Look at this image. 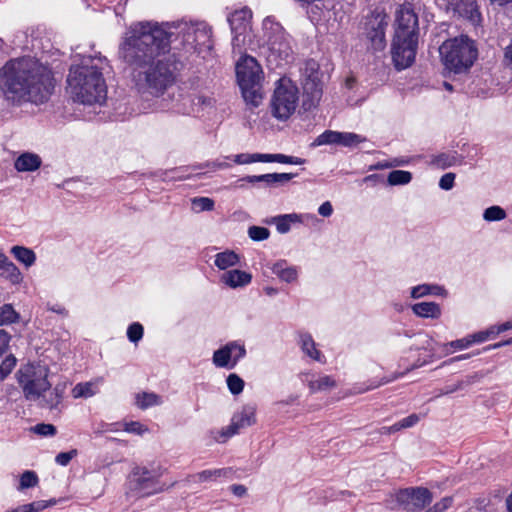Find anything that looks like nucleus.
Here are the masks:
<instances>
[{"label":"nucleus","instance_id":"1","mask_svg":"<svg viewBox=\"0 0 512 512\" xmlns=\"http://www.w3.org/2000/svg\"><path fill=\"white\" fill-rule=\"evenodd\" d=\"M168 24L143 21L132 24L119 47V56L135 71V86L142 95L160 97L175 83L173 61L168 56L172 33Z\"/></svg>","mask_w":512,"mask_h":512},{"label":"nucleus","instance_id":"2","mask_svg":"<svg viewBox=\"0 0 512 512\" xmlns=\"http://www.w3.org/2000/svg\"><path fill=\"white\" fill-rule=\"evenodd\" d=\"M0 88L6 99L14 103H44L52 94L53 76L33 58L12 59L0 69Z\"/></svg>","mask_w":512,"mask_h":512},{"label":"nucleus","instance_id":"3","mask_svg":"<svg viewBox=\"0 0 512 512\" xmlns=\"http://www.w3.org/2000/svg\"><path fill=\"white\" fill-rule=\"evenodd\" d=\"M107 59L101 56H82L79 64L70 67L67 91L73 101L83 105L103 104L107 86L103 70Z\"/></svg>","mask_w":512,"mask_h":512},{"label":"nucleus","instance_id":"4","mask_svg":"<svg viewBox=\"0 0 512 512\" xmlns=\"http://www.w3.org/2000/svg\"><path fill=\"white\" fill-rule=\"evenodd\" d=\"M439 53L444 66L454 73L467 71L478 56L475 42L464 35L445 41Z\"/></svg>","mask_w":512,"mask_h":512},{"label":"nucleus","instance_id":"5","mask_svg":"<svg viewBox=\"0 0 512 512\" xmlns=\"http://www.w3.org/2000/svg\"><path fill=\"white\" fill-rule=\"evenodd\" d=\"M48 376L49 367L41 362L27 363L18 370V383L27 400L36 401L40 399L42 393L49 390L51 383Z\"/></svg>","mask_w":512,"mask_h":512},{"label":"nucleus","instance_id":"6","mask_svg":"<svg viewBox=\"0 0 512 512\" xmlns=\"http://www.w3.org/2000/svg\"><path fill=\"white\" fill-rule=\"evenodd\" d=\"M263 27L269 51L267 61L276 66L287 64L292 58V48L283 27L270 18L264 20Z\"/></svg>","mask_w":512,"mask_h":512},{"label":"nucleus","instance_id":"7","mask_svg":"<svg viewBox=\"0 0 512 512\" xmlns=\"http://www.w3.org/2000/svg\"><path fill=\"white\" fill-rule=\"evenodd\" d=\"M298 102V87L290 79H279L271 99L273 116L279 120H287L295 112Z\"/></svg>","mask_w":512,"mask_h":512},{"label":"nucleus","instance_id":"8","mask_svg":"<svg viewBox=\"0 0 512 512\" xmlns=\"http://www.w3.org/2000/svg\"><path fill=\"white\" fill-rule=\"evenodd\" d=\"M129 485L132 491L137 492L142 497L154 495L164 490V487L160 485L159 475L144 466L133 468L129 476Z\"/></svg>","mask_w":512,"mask_h":512},{"label":"nucleus","instance_id":"9","mask_svg":"<svg viewBox=\"0 0 512 512\" xmlns=\"http://www.w3.org/2000/svg\"><path fill=\"white\" fill-rule=\"evenodd\" d=\"M180 30L183 32L184 42L199 53L212 49V29L206 22H191Z\"/></svg>","mask_w":512,"mask_h":512},{"label":"nucleus","instance_id":"10","mask_svg":"<svg viewBox=\"0 0 512 512\" xmlns=\"http://www.w3.org/2000/svg\"><path fill=\"white\" fill-rule=\"evenodd\" d=\"M417 47V38L394 36L391 54L397 70L406 69L413 64L416 57Z\"/></svg>","mask_w":512,"mask_h":512},{"label":"nucleus","instance_id":"11","mask_svg":"<svg viewBox=\"0 0 512 512\" xmlns=\"http://www.w3.org/2000/svg\"><path fill=\"white\" fill-rule=\"evenodd\" d=\"M255 413V407H243L241 412L233 415L231 423L227 427L211 432L213 439L216 442L224 443L227 439L236 435L241 428L253 425L256 422Z\"/></svg>","mask_w":512,"mask_h":512},{"label":"nucleus","instance_id":"12","mask_svg":"<svg viewBox=\"0 0 512 512\" xmlns=\"http://www.w3.org/2000/svg\"><path fill=\"white\" fill-rule=\"evenodd\" d=\"M432 493L424 487H410L396 493V501L404 510L419 511L431 503Z\"/></svg>","mask_w":512,"mask_h":512},{"label":"nucleus","instance_id":"13","mask_svg":"<svg viewBox=\"0 0 512 512\" xmlns=\"http://www.w3.org/2000/svg\"><path fill=\"white\" fill-rule=\"evenodd\" d=\"M246 356V348L241 341H230L213 353V364L218 368L233 369Z\"/></svg>","mask_w":512,"mask_h":512},{"label":"nucleus","instance_id":"14","mask_svg":"<svg viewBox=\"0 0 512 512\" xmlns=\"http://www.w3.org/2000/svg\"><path fill=\"white\" fill-rule=\"evenodd\" d=\"M394 36L418 39V16L410 4H404L397 10Z\"/></svg>","mask_w":512,"mask_h":512},{"label":"nucleus","instance_id":"15","mask_svg":"<svg viewBox=\"0 0 512 512\" xmlns=\"http://www.w3.org/2000/svg\"><path fill=\"white\" fill-rule=\"evenodd\" d=\"M366 141V138L353 132H339L325 130L318 135L312 143L313 147L323 145H339L343 147H355Z\"/></svg>","mask_w":512,"mask_h":512},{"label":"nucleus","instance_id":"16","mask_svg":"<svg viewBox=\"0 0 512 512\" xmlns=\"http://www.w3.org/2000/svg\"><path fill=\"white\" fill-rule=\"evenodd\" d=\"M261 66L255 58L245 56L236 65V76L239 86L258 85L262 78Z\"/></svg>","mask_w":512,"mask_h":512},{"label":"nucleus","instance_id":"17","mask_svg":"<svg viewBox=\"0 0 512 512\" xmlns=\"http://www.w3.org/2000/svg\"><path fill=\"white\" fill-rule=\"evenodd\" d=\"M304 100L303 107L305 110L315 108L322 97V82L315 75L313 78H305L303 82Z\"/></svg>","mask_w":512,"mask_h":512},{"label":"nucleus","instance_id":"18","mask_svg":"<svg viewBox=\"0 0 512 512\" xmlns=\"http://www.w3.org/2000/svg\"><path fill=\"white\" fill-rule=\"evenodd\" d=\"M252 13L248 8H242L233 12L228 18L230 28L234 34L233 41H239L240 36L246 33L250 27Z\"/></svg>","mask_w":512,"mask_h":512},{"label":"nucleus","instance_id":"19","mask_svg":"<svg viewBox=\"0 0 512 512\" xmlns=\"http://www.w3.org/2000/svg\"><path fill=\"white\" fill-rule=\"evenodd\" d=\"M450 12L454 16L469 20L474 25L481 21V14L475 0H455Z\"/></svg>","mask_w":512,"mask_h":512},{"label":"nucleus","instance_id":"20","mask_svg":"<svg viewBox=\"0 0 512 512\" xmlns=\"http://www.w3.org/2000/svg\"><path fill=\"white\" fill-rule=\"evenodd\" d=\"M294 176L292 173H268L263 175H247L240 180L251 184L262 182L266 186H277L289 182Z\"/></svg>","mask_w":512,"mask_h":512},{"label":"nucleus","instance_id":"21","mask_svg":"<svg viewBox=\"0 0 512 512\" xmlns=\"http://www.w3.org/2000/svg\"><path fill=\"white\" fill-rule=\"evenodd\" d=\"M66 386L64 384H57L53 389L51 387L46 392L42 393L39 401V406L50 410L59 409L63 401Z\"/></svg>","mask_w":512,"mask_h":512},{"label":"nucleus","instance_id":"22","mask_svg":"<svg viewBox=\"0 0 512 512\" xmlns=\"http://www.w3.org/2000/svg\"><path fill=\"white\" fill-rule=\"evenodd\" d=\"M232 475V468L209 469L188 475L186 481L193 483L212 482L219 478H231Z\"/></svg>","mask_w":512,"mask_h":512},{"label":"nucleus","instance_id":"23","mask_svg":"<svg viewBox=\"0 0 512 512\" xmlns=\"http://www.w3.org/2000/svg\"><path fill=\"white\" fill-rule=\"evenodd\" d=\"M220 280L228 287L235 289L250 284L252 275L242 270L232 269L223 273Z\"/></svg>","mask_w":512,"mask_h":512},{"label":"nucleus","instance_id":"24","mask_svg":"<svg viewBox=\"0 0 512 512\" xmlns=\"http://www.w3.org/2000/svg\"><path fill=\"white\" fill-rule=\"evenodd\" d=\"M41 164L42 160L39 155L25 152L17 157L14 167L18 172H32L37 170Z\"/></svg>","mask_w":512,"mask_h":512},{"label":"nucleus","instance_id":"25","mask_svg":"<svg viewBox=\"0 0 512 512\" xmlns=\"http://www.w3.org/2000/svg\"><path fill=\"white\" fill-rule=\"evenodd\" d=\"M0 276L8 279L12 284L20 283L23 278L16 265L2 252H0Z\"/></svg>","mask_w":512,"mask_h":512},{"label":"nucleus","instance_id":"26","mask_svg":"<svg viewBox=\"0 0 512 512\" xmlns=\"http://www.w3.org/2000/svg\"><path fill=\"white\" fill-rule=\"evenodd\" d=\"M272 272L286 283L296 282L299 270L295 266H289L285 260H280L272 266Z\"/></svg>","mask_w":512,"mask_h":512},{"label":"nucleus","instance_id":"27","mask_svg":"<svg viewBox=\"0 0 512 512\" xmlns=\"http://www.w3.org/2000/svg\"><path fill=\"white\" fill-rule=\"evenodd\" d=\"M299 345L303 353L311 359L318 362L325 361L324 355L316 348V343L309 333L299 334Z\"/></svg>","mask_w":512,"mask_h":512},{"label":"nucleus","instance_id":"28","mask_svg":"<svg viewBox=\"0 0 512 512\" xmlns=\"http://www.w3.org/2000/svg\"><path fill=\"white\" fill-rule=\"evenodd\" d=\"M103 382V378H97L93 381L81 382L72 389V396L77 398H89L98 392V386Z\"/></svg>","mask_w":512,"mask_h":512},{"label":"nucleus","instance_id":"29","mask_svg":"<svg viewBox=\"0 0 512 512\" xmlns=\"http://www.w3.org/2000/svg\"><path fill=\"white\" fill-rule=\"evenodd\" d=\"M415 315L422 318L438 319L441 316V308L435 302H419L412 306Z\"/></svg>","mask_w":512,"mask_h":512},{"label":"nucleus","instance_id":"30","mask_svg":"<svg viewBox=\"0 0 512 512\" xmlns=\"http://www.w3.org/2000/svg\"><path fill=\"white\" fill-rule=\"evenodd\" d=\"M387 26L386 23H383V21H379L377 23V26H372L371 29L368 31V39L371 42V47L375 51H381L386 46V40H385V27Z\"/></svg>","mask_w":512,"mask_h":512},{"label":"nucleus","instance_id":"31","mask_svg":"<svg viewBox=\"0 0 512 512\" xmlns=\"http://www.w3.org/2000/svg\"><path fill=\"white\" fill-rule=\"evenodd\" d=\"M240 261L238 254L234 251H224L215 255L214 264L220 270H226L230 267L236 266Z\"/></svg>","mask_w":512,"mask_h":512},{"label":"nucleus","instance_id":"32","mask_svg":"<svg viewBox=\"0 0 512 512\" xmlns=\"http://www.w3.org/2000/svg\"><path fill=\"white\" fill-rule=\"evenodd\" d=\"M458 161L459 157L456 152H446L434 155L430 161V164L438 169H446L456 165Z\"/></svg>","mask_w":512,"mask_h":512},{"label":"nucleus","instance_id":"33","mask_svg":"<svg viewBox=\"0 0 512 512\" xmlns=\"http://www.w3.org/2000/svg\"><path fill=\"white\" fill-rule=\"evenodd\" d=\"M300 221V216L296 213L278 215L272 218V223L276 225L277 231L281 234L289 232L291 224Z\"/></svg>","mask_w":512,"mask_h":512},{"label":"nucleus","instance_id":"34","mask_svg":"<svg viewBox=\"0 0 512 512\" xmlns=\"http://www.w3.org/2000/svg\"><path fill=\"white\" fill-rule=\"evenodd\" d=\"M135 404L138 408L145 410L147 408L162 404L161 397L153 392H142L135 396Z\"/></svg>","mask_w":512,"mask_h":512},{"label":"nucleus","instance_id":"35","mask_svg":"<svg viewBox=\"0 0 512 512\" xmlns=\"http://www.w3.org/2000/svg\"><path fill=\"white\" fill-rule=\"evenodd\" d=\"M260 88L261 84L240 86L242 96L247 104H251L254 107H257L260 104L262 100Z\"/></svg>","mask_w":512,"mask_h":512},{"label":"nucleus","instance_id":"36","mask_svg":"<svg viewBox=\"0 0 512 512\" xmlns=\"http://www.w3.org/2000/svg\"><path fill=\"white\" fill-rule=\"evenodd\" d=\"M11 253L19 262L23 263L27 267H30L35 263L36 255L29 248L22 246H13L11 249Z\"/></svg>","mask_w":512,"mask_h":512},{"label":"nucleus","instance_id":"37","mask_svg":"<svg viewBox=\"0 0 512 512\" xmlns=\"http://www.w3.org/2000/svg\"><path fill=\"white\" fill-rule=\"evenodd\" d=\"M336 386V381L333 377L329 375H324L319 377L318 379L310 380L308 382V387L311 393H316L320 391H326Z\"/></svg>","mask_w":512,"mask_h":512},{"label":"nucleus","instance_id":"38","mask_svg":"<svg viewBox=\"0 0 512 512\" xmlns=\"http://www.w3.org/2000/svg\"><path fill=\"white\" fill-rule=\"evenodd\" d=\"M191 103L193 107L197 108V111H200L212 108L215 104V99L210 94L200 91L191 95Z\"/></svg>","mask_w":512,"mask_h":512},{"label":"nucleus","instance_id":"39","mask_svg":"<svg viewBox=\"0 0 512 512\" xmlns=\"http://www.w3.org/2000/svg\"><path fill=\"white\" fill-rule=\"evenodd\" d=\"M506 216V211L498 205L490 206L483 212V219L487 222L501 221L504 220Z\"/></svg>","mask_w":512,"mask_h":512},{"label":"nucleus","instance_id":"40","mask_svg":"<svg viewBox=\"0 0 512 512\" xmlns=\"http://www.w3.org/2000/svg\"><path fill=\"white\" fill-rule=\"evenodd\" d=\"M412 179V175L408 171L394 170L388 175V183L390 185H405L408 184Z\"/></svg>","mask_w":512,"mask_h":512},{"label":"nucleus","instance_id":"41","mask_svg":"<svg viewBox=\"0 0 512 512\" xmlns=\"http://www.w3.org/2000/svg\"><path fill=\"white\" fill-rule=\"evenodd\" d=\"M420 421V416L418 414H411L403 419H401L399 422L393 424L392 426H389L390 432H398L402 429L410 428L415 426Z\"/></svg>","mask_w":512,"mask_h":512},{"label":"nucleus","instance_id":"42","mask_svg":"<svg viewBox=\"0 0 512 512\" xmlns=\"http://www.w3.org/2000/svg\"><path fill=\"white\" fill-rule=\"evenodd\" d=\"M191 203L192 209L197 213L211 211L214 208V200L208 197H195Z\"/></svg>","mask_w":512,"mask_h":512},{"label":"nucleus","instance_id":"43","mask_svg":"<svg viewBox=\"0 0 512 512\" xmlns=\"http://www.w3.org/2000/svg\"><path fill=\"white\" fill-rule=\"evenodd\" d=\"M39 482V478L34 471L27 470L20 476L19 490L35 487Z\"/></svg>","mask_w":512,"mask_h":512},{"label":"nucleus","instance_id":"44","mask_svg":"<svg viewBox=\"0 0 512 512\" xmlns=\"http://www.w3.org/2000/svg\"><path fill=\"white\" fill-rule=\"evenodd\" d=\"M18 315L10 304L0 307V325L12 323L17 319Z\"/></svg>","mask_w":512,"mask_h":512},{"label":"nucleus","instance_id":"45","mask_svg":"<svg viewBox=\"0 0 512 512\" xmlns=\"http://www.w3.org/2000/svg\"><path fill=\"white\" fill-rule=\"evenodd\" d=\"M248 236L253 241H263L269 238V229L262 226H250L248 228Z\"/></svg>","mask_w":512,"mask_h":512},{"label":"nucleus","instance_id":"46","mask_svg":"<svg viewBox=\"0 0 512 512\" xmlns=\"http://www.w3.org/2000/svg\"><path fill=\"white\" fill-rule=\"evenodd\" d=\"M227 386L229 391L234 394H240L244 388V381L236 374H230L227 377Z\"/></svg>","mask_w":512,"mask_h":512},{"label":"nucleus","instance_id":"47","mask_svg":"<svg viewBox=\"0 0 512 512\" xmlns=\"http://www.w3.org/2000/svg\"><path fill=\"white\" fill-rule=\"evenodd\" d=\"M497 335L495 326L490 327L485 331H479L472 335H469L471 345L474 343H483L488 340L491 336Z\"/></svg>","mask_w":512,"mask_h":512},{"label":"nucleus","instance_id":"48","mask_svg":"<svg viewBox=\"0 0 512 512\" xmlns=\"http://www.w3.org/2000/svg\"><path fill=\"white\" fill-rule=\"evenodd\" d=\"M143 333V326L138 322L132 323L127 329V337L131 342L134 343L142 339Z\"/></svg>","mask_w":512,"mask_h":512},{"label":"nucleus","instance_id":"49","mask_svg":"<svg viewBox=\"0 0 512 512\" xmlns=\"http://www.w3.org/2000/svg\"><path fill=\"white\" fill-rule=\"evenodd\" d=\"M31 431L40 436H54L57 432L53 424L40 423L31 428Z\"/></svg>","mask_w":512,"mask_h":512},{"label":"nucleus","instance_id":"50","mask_svg":"<svg viewBox=\"0 0 512 512\" xmlns=\"http://www.w3.org/2000/svg\"><path fill=\"white\" fill-rule=\"evenodd\" d=\"M16 365L14 356H7L0 365V382L12 371Z\"/></svg>","mask_w":512,"mask_h":512},{"label":"nucleus","instance_id":"51","mask_svg":"<svg viewBox=\"0 0 512 512\" xmlns=\"http://www.w3.org/2000/svg\"><path fill=\"white\" fill-rule=\"evenodd\" d=\"M124 431L136 435H143L148 431V428L138 421H131L124 423Z\"/></svg>","mask_w":512,"mask_h":512},{"label":"nucleus","instance_id":"52","mask_svg":"<svg viewBox=\"0 0 512 512\" xmlns=\"http://www.w3.org/2000/svg\"><path fill=\"white\" fill-rule=\"evenodd\" d=\"M470 346L471 342L469 336L464 337L462 339L451 341L443 345L444 349L446 350V354L450 353V351L447 349L448 347H451L455 350H463L469 348Z\"/></svg>","mask_w":512,"mask_h":512},{"label":"nucleus","instance_id":"53","mask_svg":"<svg viewBox=\"0 0 512 512\" xmlns=\"http://www.w3.org/2000/svg\"><path fill=\"white\" fill-rule=\"evenodd\" d=\"M275 162L281 164L302 165L305 163V159L279 153L275 154Z\"/></svg>","mask_w":512,"mask_h":512},{"label":"nucleus","instance_id":"54","mask_svg":"<svg viewBox=\"0 0 512 512\" xmlns=\"http://www.w3.org/2000/svg\"><path fill=\"white\" fill-rule=\"evenodd\" d=\"M431 284H420L412 287L410 295L414 299H418L430 295Z\"/></svg>","mask_w":512,"mask_h":512},{"label":"nucleus","instance_id":"55","mask_svg":"<svg viewBox=\"0 0 512 512\" xmlns=\"http://www.w3.org/2000/svg\"><path fill=\"white\" fill-rule=\"evenodd\" d=\"M77 455V450L73 449L68 452H60L55 457V462L61 466H67L69 462Z\"/></svg>","mask_w":512,"mask_h":512},{"label":"nucleus","instance_id":"56","mask_svg":"<svg viewBox=\"0 0 512 512\" xmlns=\"http://www.w3.org/2000/svg\"><path fill=\"white\" fill-rule=\"evenodd\" d=\"M55 504H56V500L52 499L49 501H45V500L34 501L32 503H28L27 505L29 507L30 512H39V511H42L45 508L55 505Z\"/></svg>","mask_w":512,"mask_h":512},{"label":"nucleus","instance_id":"57","mask_svg":"<svg viewBox=\"0 0 512 512\" xmlns=\"http://www.w3.org/2000/svg\"><path fill=\"white\" fill-rule=\"evenodd\" d=\"M455 174L452 172L444 174L439 180V187L443 190H451L454 186Z\"/></svg>","mask_w":512,"mask_h":512},{"label":"nucleus","instance_id":"58","mask_svg":"<svg viewBox=\"0 0 512 512\" xmlns=\"http://www.w3.org/2000/svg\"><path fill=\"white\" fill-rule=\"evenodd\" d=\"M320 78L319 65L314 60H309L305 65V78H313V76Z\"/></svg>","mask_w":512,"mask_h":512},{"label":"nucleus","instance_id":"59","mask_svg":"<svg viewBox=\"0 0 512 512\" xmlns=\"http://www.w3.org/2000/svg\"><path fill=\"white\" fill-rule=\"evenodd\" d=\"M483 375L479 372H475L471 375H467L464 379L459 380L462 389H465L468 386H471L482 379Z\"/></svg>","mask_w":512,"mask_h":512},{"label":"nucleus","instance_id":"60","mask_svg":"<svg viewBox=\"0 0 512 512\" xmlns=\"http://www.w3.org/2000/svg\"><path fill=\"white\" fill-rule=\"evenodd\" d=\"M453 498L452 497H444L439 502L435 503L432 507L435 512H445L452 506Z\"/></svg>","mask_w":512,"mask_h":512},{"label":"nucleus","instance_id":"61","mask_svg":"<svg viewBox=\"0 0 512 512\" xmlns=\"http://www.w3.org/2000/svg\"><path fill=\"white\" fill-rule=\"evenodd\" d=\"M234 162L236 164H250L256 162L255 159V153L254 154H248V153H241L234 156Z\"/></svg>","mask_w":512,"mask_h":512},{"label":"nucleus","instance_id":"62","mask_svg":"<svg viewBox=\"0 0 512 512\" xmlns=\"http://www.w3.org/2000/svg\"><path fill=\"white\" fill-rule=\"evenodd\" d=\"M10 337L8 333L4 330H0V357L5 353L8 345H9Z\"/></svg>","mask_w":512,"mask_h":512},{"label":"nucleus","instance_id":"63","mask_svg":"<svg viewBox=\"0 0 512 512\" xmlns=\"http://www.w3.org/2000/svg\"><path fill=\"white\" fill-rule=\"evenodd\" d=\"M318 213L323 217H329L333 213V207L329 201H326L318 208Z\"/></svg>","mask_w":512,"mask_h":512},{"label":"nucleus","instance_id":"64","mask_svg":"<svg viewBox=\"0 0 512 512\" xmlns=\"http://www.w3.org/2000/svg\"><path fill=\"white\" fill-rule=\"evenodd\" d=\"M454 2L455 0H435L436 5L447 13H450Z\"/></svg>","mask_w":512,"mask_h":512}]
</instances>
